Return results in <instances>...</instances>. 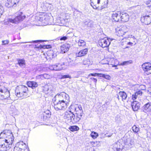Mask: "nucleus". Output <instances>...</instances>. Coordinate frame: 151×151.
<instances>
[{
  "label": "nucleus",
  "instance_id": "obj_25",
  "mask_svg": "<svg viewBox=\"0 0 151 151\" xmlns=\"http://www.w3.org/2000/svg\"><path fill=\"white\" fill-rule=\"evenodd\" d=\"M102 3L101 7L100 8L98 7L99 9H101L106 8L107 7L108 5V0H101Z\"/></svg>",
  "mask_w": 151,
  "mask_h": 151
},
{
  "label": "nucleus",
  "instance_id": "obj_34",
  "mask_svg": "<svg viewBox=\"0 0 151 151\" xmlns=\"http://www.w3.org/2000/svg\"><path fill=\"white\" fill-rule=\"evenodd\" d=\"M78 45L79 46H83L85 45L86 42L83 40H80L78 42Z\"/></svg>",
  "mask_w": 151,
  "mask_h": 151
},
{
  "label": "nucleus",
  "instance_id": "obj_39",
  "mask_svg": "<svg viewBox=\"0 0 151 151\" xmlns=\"http://www.w3.org/2000/svg\"><path fill=\"white\" fill-rule=\"evenodd\" d=\"M68 37L66 36H63L58 37V39H60V40H65L68 39Z\"/></svg>",
  "mask_w": 151,
  "mask_h": 151
},
{
  "label": "nucleus",
  "instance_id": "obj_1",
  "mask_svg": "<svg viewBox=\"0 0 151 151\" xmlns=\"http://www.w3.org/2000/svg\"><path fill=\"white\" fill-rule=\"evenodd\" d=\"M28 88L24 86H20L16 87L15 90V93L16 96L18 97L25 98L27 96Z\"/></svg>",
  "mask_w": 151,
  "mask_h": 151
},
{
  "label": "nucleus",
  "instance_id": "obj_45",
  "mask_svg": "<svg viewBox=\"0 0 151 151\" xmlns=\"http://www.w3.org/2000/svg\"><path fill=\"white\" fill-rule=\"evenodd\" d=\"M137 96L138 94L136 92L134 94H133L132 95L133 100H134L136 99L137 97Z\"/></svg>",
  "mask_w": 151,
  "mask_h": 151
},
{
  "label": "nucleus",
  "instance_id": "obj_54",
  "mask_svg": "<svg viewBox=\"0 0 151 151\" xmlns=\"http://www.w3.org/2000/svg\"><path fill=\"white\" fill-rule=\"evenodd\" d=\"M116 149V150L117 151H121V149H120V148H117Z\"/></svg>",
  "mask_w": 151,
  "mask_h": 151
},
{
  "label": "nucleus",
  "instance_id": "obj_11",
  "mask_svg": "<svg viewBox=\"0 0 151 151\" xmlns=\"http://www.w3.org/2000/svg\"><path fill=\"white\" fill-rule=\"evenodd\" d=\"M121 12L120 11L113 13L111 16L113 20L115 22L119 21L121 19Z\"/></svg>",
  "mask_w": 151,
  "mask_h": 151
},
{
  "label": "nucleus",
  "instance_id": "obj_4",
  "mask_svg": "<svg viewBox=\"0 0 151 151\" xmlns=\"http://www.w3.org/2000/svg\"><path fill=\"white\" fill-rule=\"evenodd\" d=\"M55 99L57 101H59L66 104L70 101L69 95L64 92H62L60 94L56 95L53 98V99Z\"/></svg>",
  "mask_w": 151,
  "mask_h": 151
},
{
  "label": "nucleus",
  "instance_id": "obj_53",
  "mask_svg": "<svg viewBox=\"0 0 151 151\" xmlns=\"http://www.w3.org/2000/svg\"><path fill=\"white\" fill-rule=\"evenodd\" d=\"M147 113L151 115V109L148 111Z\"/></svg>",
  "mask_w": 151,
  "mask_h": 151
},
{
  "label": "nucleus",
  "instance_id": "obj_33",
  "mask_svg": "<svg viewBox=\"0 0 151 151\" xmlns=\"http://www.w3.org/2000/svg\"><path fill=\"white\" fill-rule=\"evenodd\" d=\"M5 94L7 95V96L1 95L0 96V99L1 100L6 99L9 96V92L8 91L6 92Z\"/></svg>",
  "mask_w": 151,
  "mask_h": 151
},
{
  "label": "nucleus",
  "instance_id": "obj_44",
  "mask_svg": "<svg viewBox=\"0 0 151 151\" xmlns=\"http://www.w3.org/2000/svg\"><path fill=\"white\" fill-rule=\"evenodd\" d=\"M62 78H69L70 79L71 78V77L70 76L68 75H64L62 76Z\"/></svg>",
  "mask_w": 151,
  "mask_h": 151
},
{
  "label": "nucleus",
  "instance_id": "obj_9",
  "mask_svg": "<svg viewBox=\"0 0 151 151\" xmlns=\"http://www.w3.org/2000/svg\"><path fill=\"white\" fill-rule=\"evenodd\" d=\"M99 43L100 46L104 48L108 47L110 44V42L108 38L105 37L99 40Z\"/></svg>",
  "mask_w": 151,
  "mask_h": 151
},
{
  "label": "nucleus",
  "instance_id": "obj_22",
  "mask_svg": "<svg viewBox=\"0 0 151 151\" xmlns=\"http://www.w3.org/2000/svg\"><path fill=\"white\" fill-rule=\"evenodd\" d=\"M91 5L94 9H97L98 7L97 6L96 4H99L100 3L101 0H90Z\"/></svg>",
  "mask_w": 151,
  "mask_h": 151
},
{
  "label": "nucleus",
  "instance_id": "obj_23",
  "mask_svg": "<svg viewBox=\"0 0 151 151\" xmlns=\"http://www.w3.org/2000/svg\"><path fill=\"white\" fill-rule=\"evenodd\" d=\"M40 20L42 22L45 23L46 24H48L49 22V17L47 16H44L42 17H40Z\"/></svg>",
  "mask_w": 151,
  "mask_h": 151
},
{
  "label": "nucleus",
  "instance_id": "obj_13",
  "mask_svg": "<svg viewBox=\"0 0 151 151\" xmlns=\"http://www.w3.org/2000/svg\"><path fill=\"white\" fill-rule=\"evenodd\" d=\"M75 111L76 112V115L82 116L83 114V111L82 108L80 105H77L74 107Z\"/></svg>",
  "mask_w": 151,
  "mask_h": 151
},
{
  "label": "nucleus",
  "instance_id": "obj_14",
  "mask_svg": "<svg viewBox=\"0 0 151 151\" xmlns=\"http://www.w3.org/2000/svg\"><path fill=\"white\" fill-rule=\"evenodd\" d=\"M140 104L136 101H133L131 103V105L134 111H137L140 107Z\"/></svg>",
  "mask_w": 151,
  "mask_h": 151
},
{
  "label": "nucleus",
  "instance_id": "obj_51",
  "mask_svg": "<svg viewBox=\"0 0 151 151\" xmlns=\"http://www.w3.org/2000/svg\"><path fill=\"white\" fill-rule=\"evenodd\" d=\"M136 92L137 93L138 95H142V92L141 91H138Z\"/></svg>",
  "mask_w": 151,
  "mask_h": 151
},
{
  "label": "nucleus",
  "instance_id": "obj_59",
  "mask_svg": "<svg viewBox=\"0 0 151 151\" xmlns=\"http://www.w3.org/2000/svg\"><path fill=\"white\" fill-rule=\"evenodd\" d=\"M1 15H2V14H1V13L0 12V17H1Z\"/></svg>",
  "mask_w": 151,
  "mask_h": 151
},
{
  "label": "nucleus",
  "instance_id": "obj_15",
  "mask_svg": "<svg viewBox=\"0 0 151 151\" xmlns=\"http://www.w3.org/2000/svg\"><path fill=\"white\" fill-rule=\"evenodd\" d=\"M142 67L143 70L145 72L150 71L149 73L151 74V64L150 63H143L142 65Z\"/></svg>",
  "mask_w": 151,
  "mask_h": 151
},
{
  "label": "nucleus",
  "instance_id": "obj_47",
  "mask_svg": "<svg viewBox=\"0 0 151 151\" xmlns=\"http://www.w3.org/2000/svg\"><path fill=\"white\" fill-rule=\"evenodd\" d=\"M93 22L91 21H89V22L87 24V25L88 27H91L93 26Z\"/></svg>",
  "mask_w": 151,
  "mask_h": 151
},
{
  "label": "nucleus",
  "instance_id": "obj_58",
  "mask_svg": "<svg viewBox=\"0 0 151 151\" xmlns=\"http://www.w3.org/2000/svg\"><path fill=\"white\" fill-rule=\"evenodd\" d=\"M28 45L29 46H32V45H26V46H27Z\"/></svg>",
  "mask_w": 151,
  "mask_h": 151
},
{
  "label": "nucleus",
  "instance_id": "obj_24",
  "mask_svg": "<svg viewBox=\"0 0 151 151\" xmlns=\"http://www.w3.org/2000/svg\"><path fill=\"white\" fill-rule=\"evenodd\" d=\"M27 84L28 87H31L32 89L35 88L38 86V84L36 82L32 81L27 82Z\"/></svg>",
  "mask_w": 151,
  "mask_h": 151
},
{
  "label": "nucleus",
  "instance_id": "obj_56",
  "mask_svg": "<svg viewBox=\"0 0 151 151\" xmlns=\"http://www.w3.org/2000/svg\"><path fill=\"white\" fill-rule=\"evenodd\" d=\"M0 91L1 93H3V90L2 89H0Z\"/></svg>",
  "mask_w": 151,
  "mask_h": 151
},
{
  "label": "nucleus",
  "instance_id": "obj_27",
  "mask_svg": "<svg viewBox=\"0 0 151 151\" xmlns=\"http://www.w3.org/2000/svg\"><path fill=\"white\" fill-rule=\"evenodd\" d=\"M68 129L71 131L72 132L78 131L79 129V127L76 125L70 126L69 127Z\"/></svg>",
  "mask_w": 151,
  "mask_h": 151
},
{
  "label": "nucleus",
  "instance_id": "obj_46",
  "mask_svg": "<svg viewBox=\"0 0 151 151\" xmlns=\"http://www.w3.org/2000/svg\"><path fill=\"white\" fill-rule=\"evenodd\" d=\"M37 78L38 79H42L43 78H44V75L43 74H41L39 75L38 76H37Z\"/></svg>",
  "mask_w": 151,
  "mask_h": 151
},
{
  "label": "nucleus",
  "instance_id": "obj_38",
  "mask_svg": "<svg viewBox=\"0 0 151 151\" xmlns=\"http://www.w3.org/2000/svg\"><path fill=\"white\" fill-rule=\"evenodd\" d=\"M44 75V78L46 79H49L51 78L52 77V76L47 74H43Z\"/></svg>",
  "mask_w": 151,
  "mask_h": 151
},
{
  "label": "nucleus",
  "instance_id": "obj_55",
  "mask_svg": "<svg viewBox=\"0 0 151 151\" xmlns=\"http://www.w3.org/2000/svg\"><path fill=\"white\" fill-rule=\"evenodd\" d=\"M117 98L118 99V100H119V95H117Z\"/></svg>",
  "mask_w": 151,
  "mask_h": 151
},
{
  "label": "nucleus",
  "instance_id": "obj_60",
  "mask_svg": "<svg viewBox=\"0 0 151 151\" xmlns=\"http://www.w3.org/2000/svg\"><path fill=\"white\" fill-rule=\"evenodd\" d=\"M116 65H114L113 66V67H116Z\"/></svg>",
  "mask_w": 151,
  "mask_h": 151
},
{
  "label": "nucleus",
  "instance_id": "obj_30",
  "mask_svg": "<svg viewBox=\"0 0 151 151\" xmlns=\"http://www.w3.org/2000/svg\"><path fill=\"white\" fill-rule=\"evenodd\" d=\"M124 27H122L118 31V35L119 36H122L126 33V32L124 31Z\"/></svg>",
  "mask_w": 151,
  "mask_h": 151
},
{
  "label": "nucleus",
  "instance_id": "obj_16",
  "mask_svg": "<svg viewBox=\"0 0 151 151\" xmlns=\"http://www.w3.org/2000/svg\"><path fill=\"white\" fill-rule=\"evenodd\" d=\"M88 52V48H86L81 50L78 53H76V55L77 57H81L86 55Z\"/></svg>",
  "mask_w": 151,
  "mask_h": 151
},
{
  "label": "nucleus",
  "instance_id": "obj_2",
  "mask_svg": "<svg viewBox=\"0 0 151 151\" xmlns=\"http://www.w3.org/2000/svg\"><path fill=\"white\" fill-rule=\"evenodd\" d=\"M64 118L73 123H75L78 122L81 119L82 116L76 115V116L73 112L70 110L69 111H66L65 113L64 116Z\"/></svg>",
  "mask_w": 151,
  "mask_h": 151
},
{
  "label": "nucleus",
  "instance_id": "obj_37",
  "mask_svg": "<svg viewBox=\"0 0 151 151\" xmlns=\"http://www.w3.org/2000/svg\"><path fill=\"white\" fill-rule=\"evenodd\" d=\"M100 77H102L104 78L108 79L109 80L110 79L111 77L110 76L108 75H106L104 74L100 73Z\"/></svg>",
  "mask_w": 151,
  "mask_h": 151
},
{
  "label": "nucleus",
  "instance_id": "obj_62",
  "mask_svg": "<svg viewBox=\"0 0 151 151\" xmlns=\"http://www.w3.org/2000/svg\"><path fill=\"white\" fill-rule=\"evenodd\" d=\"M1 78V76H0V78Z\"/></svg>",
  "mask_w": 151,
  "mask_h": 151
},
{
  "label": "nucleus",
  "instance_id": "obj_12",
  "mask_svg": "<svg viewBox=\"0 0 151 151\" xmlns=\"http://www.w3.org/2000/svg\"><path fill=\"white\" fill-rule=\"evenodd\" d=\"M19 1V0H7L5 5L8 8L15 6Z\"/></svg>",
  "mask_w": 151,
  "mask_h": 151
},
{
  "label": "nucleus",
  "instance_id": "obj_21",
  "mask_svg": "<svg viewBox=\"0 0 151 151\" xmlns=\"http://www.w3.org/2000/svg\"><path fill=\"white\" fill-rule=\"evenodd\" d=\"M51 116V112L49 110H47L44 112L41 115V117H43V119L44 120L47 118H49Z\"/></svg>",
  "mask_w": 151,
  "mask_h": 151
},
{
  "label": "nucleus",
  "instance_id": "obj_52",
  "mask_svg": "<svg viewBox=\"0 0 151 151\" xmlns=\"http://www.w3.org/2000/svg\"><path fill=\"white\" fill-rule=\"evenodd\" d=\"M133 43L132 42H129L128 43H127V45H132V44Z\"/></svg>",
  "mask_w": 151,
  "mask_h": 151
},
{
  "label": "nucleus",
  "instance_id": "obj_7",
  "mask_svg": "<svg viewBox=\"0 0 151 151\" xmlns=\"http://www.w3.org/2000/svg\"><path fill=\"white\" fill-rule=\"evenodd\" d=\"M25 17L26 16L22 12H20V14H19L15 18L13 19L9 18L8 19V21L12 23L17 24L23 21Z\"/></svg>",
  "mask_w": 151,
  "mask_h": 151
},
{
  "label": "nucleus",
  "instance_id": "obj_40",
  "mask_svg": "<svg viewBox=\"0 0 151 151\" xmlns=\"http://www.w3.org/2000/svg\"><path fill=\"white\" fill-rule=\"evenodd\" d=\"M43 41L42 40H35V41H32L31 42H22L21 43H25L27 42H29L30 43H37L38 42H42Z\"/></svg>",
  "mask_w": 151,
  "mask_h": 151
},
{
  "label": "nucleus",
  "instance_id": "obj_61",
  "mask_svg": "<svg viewBox=\"0 0 151 151\" xmlns=\"http://www.w3.org/2000/svg\"><path fill=\"white\" fill-rule=\"evenodd\" d=\"M128 47L127 46V47H126V48H128Z\"/></svg>",
  "mask_w": 151,
  "mask_h": 151
},
{
  "label": "nucleus",
  "instance_id": "obj_35",
  "mask_svg": "<svg viewBox=\"0 0 151 151\" xmlns=\"http://www.w3.org/2000/svg\"><path fill=\"white\" fill-rule=\"evenodd\" d=\"M91 135L92 138L94 139H95L98 136V134L96 132H91Z\"/></svg>",
  "mask_w": 151,
  "mask_h": 151
},
{
  "label": "nucleus",
  "instance_id": "obj_57",
  "mask_svg": "<svg viewBox=\"0 0 151 151\" xmlns=\"http://www.w3.org/2000/svg\"><path fill=\"white\" fill-rule=\"evenodd\" d=\"M40 46H39L38 47H40V48H42V46L41 45H39Z\"/></svg>",
  "mask_w": 151,
  "mask_h": 151
},
{
  "label": "nucleus",
  "instance_id": "obj_32",
  "mask_svg": "<svg viewBox=\"0 0 151 151\" xmlns=\"http://www.w3.org/2000/svg\"><path fill=\"white\" fill-rule=\"evenodd\" d=\"M132 61L131 60H128L127 61H124L123 62L121 63L120 65H129V64L132 63Z\"/></svg>",
  "mask_w": 151,
  "mask_h": 151
},
{
  "label": "nucleus",
  "instance_id": "obj_29",
  "mask_svg": "<svg viewBox=\"0 0 151 151\" xmlns=\"http://www.w3.org/2000/svg\"><path fill=\"white\" fill-rule=\"evenodd\" d=\"M119 95L122 97V100H126L127 96V94L124 91L119 92Z\"/></svg>",
  "mask_w": 151,
  "mask_h": 151
},
{
  "label": "nucleus",
  "instance_id": "obj_8",
  "mask_svg": "<svg viewBox=\"0 0 151 151\" xmlns=\"http://www.w3.org/2000/svg\"><path fill=\"white\" fill-rule=\"evenodd\" d=\"M141 20L142 22L148 25L151 23V11L146 13L145 15L141 17Z\"/></svg>",
  "mask_w": 151,
  "mask_h": 151
},
{
  "label": "nucleus",
  "instance_id": "obj_18",
  "mask_svg": "<svg viewBox=\"0 0 151 151\" xmlns=\"http://www.w3.org/2000/svg\"><path fill=\"white\" fill-rule=\"evenodd\" d=\"M70 47V45L66 43L62 45L60 47V49L62 53H65L68 51Z\"/></svg>",
  "mask_w": 151,
  "mask_h": 151
},
{
  "label": "nucleus",
  "instance_id": "obj_49",
  "mask_svg": "<svg viewBox=\"0 0 151 151\" xmlns=\"http://www.w3.org/2000/svg\"><path fill=\"white\" fill-rule=\"evenodd\" d=\"M54 65L50 66L49 67V68L51 70H54Z\"/></svg>",
  "mask_w": 151,
  "mask_h": 151
},
{
  "label": "nucleus",
  "instance_id": "obj_48",
  "mask_svg": "<svg viewBox=\"0 0 151 151\" xmlns=\"http://www.w3.org/2000/svg\"><path fill=\"white\" fill-rule=\"evenodd\" d=\"M90 79L95 83V84L96 85L97 81V79L96 78H94L93 77L91 78Z\"/></svg>",
  "mask_w": 151,
  "mask_h": 151
},
{
  "label": "nucleus",
  "instance_id": "obj_20",
  "mask_svg": "<svg viewBox=\"0 0 151 151\" xmlns=\"http://www.w3.org/2000/svg\"><path fill=\"white\" fill-rule=\"evenodd\" d=\"M68 64L67 63H63V64H60L59 63L54 65V70L56 71H59L61 70L64 68L63 66L65 65L67 66Z\"/></svg>",
  "mask_w": 151,
  "mask_h": 151
},
{
  "label": "nucleus",
  "instance_id": "obj_36",
  "mask_svg": "<svg viewBox=\"0 0 151 151\" xmlns=\"http://www.w3.org/2000/svg\"><path fill=\"white\" fill-rule=\"evenodd\" d=\"M132 130L134 132L137 133L139 130V129L135 125H134L132 127Z\"/></svg>",
  "mask_w": 151,
  "mask_h": 151
},
{
  "label": "nucleus",
  "instance_id": "obj_5",
  "mask_svg": "<svg viewBox=\"0 0 151 151\" xmlns=\"http://www.w3.org/2000/svg\"><path fill=\"white\" fill-rule=\"evenodd\" d=\"M1 137L6 138V139L8 140V142L10 143H12V140L14 139L13 135L10 130H4L3 132L1 133L0 137Z\"/></svg>",
  "mask_w": 151,
  "mask_h": 151
},
{
  "label": "nucleus",
  "instance_id": "obj_10",
  "mask_svg": "<svg viewBox=\"0 0 151 151\" xmlns=\"http://www.w3.org/2000/svg\"><path fill=\"white\" fill-rule=\"evenodd\" d=\"M52 88V86L50 85H46L43 87L42 92L46 94L51 95L53 91Z\"/></svg>",
  "mask_w": 151,
  "mask_h": 151
},
{
  "label": "nucleus",
  "instance_id": "obj_19",
  "mask_svg": "<svg viewBox=\"0 0 151 151\" xmlns=\"http://www.w3.org/2000/svg\"><path fill=\"white\" fill-rule=\"evenodd\" d=\"M151 109V102H148L145 104L142 107L143 111L146 113Z\"/></svg>",
  "mask_w": 151,
  "mask_h": 151
},
{
  "label": "nucleus",
  "instance_id": "obj_50",
  "mask_svg": "<svg viewBox=\"0 0 151 151\" xmlns=\"http://www.w3.org/2000/svg\"><path fill=\"white\" fill-rule=\"evenodd\" d=\"M75 107V106H73L72 105H71L70 107H69V110L68 111H69L71 110V109H74V107Z\"/></svg>",
  "mask_w": 151,
  "mask_h": 151
},
{
  "label": "nucleus",
  "instance_id": "obj_43",
  "mask_svg": "<svg viewBox=\"0 0 151 151\" xmlns=\"http://www.w3.org/2000/svg\"><path fill=\"white\" fill-rule=\"evenodd\" d=\"M100 73H90L89 74V76H99L100 77Z\"/></svg>",
  "mask_w": 151,
  "mask_h": 151
},
{
  "label": "nucleus",
  "instance_id": "obj_42",
  "mask_svg": "<svg viewBox=\"0 0 151 151\" xmlns=\"http://www.w3.org/2000/svg\"><path fill=\"white\" fill-rule=\"evenodd\" d=\"M9 41L8 40H3L2 41V45H7L9 43Z\"/></svg>",
  "mask_w": 151,
  "mask_h": 151
},
{
  "label": "nucleus",
  "instance_id": "obj_26",
  "mask_svg": "<svg viewBox=\"0 0 151 151\" xmlns=\"http://www.w3.org/2000/svg\"><path fill=\"white\" fill-rule=\"evenodd\" d=\"M16 146L19 147L20 148L23 149L24 151V149L26 148V144L23 142H17L16 144Z\"/></svg>",
  "mask_w": 151,
  "mask_h": 151
},
{
  "label": "nucleus",
  "instance_id": "obj_6",
  "mask_svg": "<svg viewBox=\"0 0 151 151\" xmlns=\"http://www.w3.org/2000/svg\"><path fill=\"white\" fill-rule=\"evenodd\" d=\"M53 100H54V107L56 110H64L67 108L66 104L64 102L57 101L55 99H53Z\"/></svg>",
  "mask_w": 151,
  "mask_h": 151
},
{
  "label": "nucleus",
  "instance_id": "obj_28",
  "mask_svg": "<svg viewBox=\"0 0 151 151\" xmlns=\"http://www.w3.org/2000/svg\"><path fill=\"white\" fill-rule=\"evenodd\" d=\"M124 142L125 145L130 146L132 145L131 140L130 138H124Z\"/></svg>",
  "mask_w": 151,
  "mask_h": 151
},
{
  "label": "nucleus",
  "instance_id": "obj_41",
  "mask_svg": "<svg viewBox=\"0 0 151 151\" xmlns=\"http://www.w3.org/2000/svg\"><path fill=\"white\" fill-rule=\"evenodd\" d=\"M14 151H24L23 149L20 148L19 147L15 146L14 149Z\"/></svg>",
  "mask_w": 151,
  "mask_h": 151
},
{
  "label": "nucleus",
  "instance_id": "obj_31",
  "mask_svg": "<svg viewBox=\"0 0 151 151\" xmlns=\"http://www.w3.org/2000/svg\"><path fill=\"white\" fill-rule=\"evenodd\" d=\"M18 64L21 67H24L25 65V61L24 60L19 59L17 60Z\"/></svg>",
  "mask_w": 151,
  "mask_h": 151
},
{
  "label": "nucleus",
  "instance_id": "obj_17",
  "mask_svg": "<svg viewBox=\"0 0 151 151\" xmlns=\"http://www.w3.org/2000/svg\"><path fill=\"white\" fill-rule=\"evenodd\" d=\"M121 19L120 20L123 22H125L128 21L129 19V17L128 14L124 12H121Z\"/></svg>",
  "mask_w": 151,
  "mask_h": 151
},
{
  "label": "nucleus",
  "instance_id": "obj_3",
  "mask_svg": "<svg viewBox=\"0 0 151 151\" xmlns=\"http://www.w3.org/2000/svg\"><path fill=\"white\" fill-rule=\"evenodd\" d=\"M0 138V151H8L11 148L12 144L8 142V140Z\"/></svg>",
  "mask_w": 151,
  "mask_h": 151
}]
</instances>
